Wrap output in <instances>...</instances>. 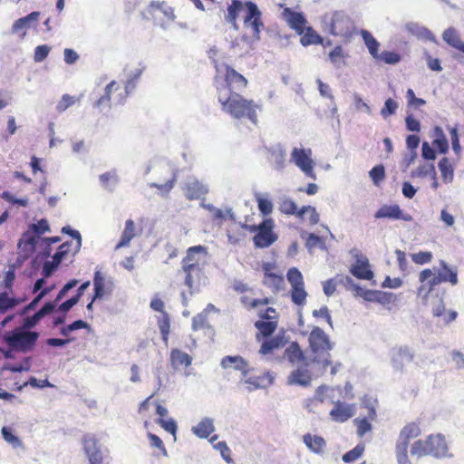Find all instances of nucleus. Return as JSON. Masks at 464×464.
<instances>
[{"label":"nucleus","mask_w":464,"mask_h":464,"mask_svg":"<svg viewBox=\"0 0 464 464\" xmlns=\"http://www.w3.org/2000/svg\"><path fill=\"white\" fill-rule=\"evenodd\" d=\"M306 247L311 251L314 247H320L321 249H324L325 246L322 238L313 233L308 235L306 239Z\"/></svg>","instance_id":"obj_63"},{"label":"nucleus","mask_w":464,"mask_h":464,"mask_svg":"<svg viewBox=\"0 0 464 464\" xmlns=\"http://www.w3.org/2000/svg\"><path fill=\"white\" fill-rule=\"evenodd\" d=\"M94 298H101L105 294V278L101 271H95L93 277Z\"/></svg>","instance_id":"obj_42"},{"label":"nucleus","mask_w":464,"mask_h":464,"mask_svg":"<svg viewBox=\"0 0 464 464\" xmlns=\"http://www.w3.org/2000/svg\"><path fill=\"white\" fill-rule=\"evenodd\" d=\"M158 424L160 425L166 431L171 433L174 437H176L177 432V424L173 419L165 420L162 418H158L156 420Z\"/></svg>","instance_id":"obj_60"},{"label":"nucleus","mask_w":464,"mask_h":464,"mask_svg":"<svg viewBox=\"0 0 464 464\" xmlns=\"http://www.w3.org/2000/svg\"><path fill=\"white\" fill-rule=\"evenodd\" d=\"M414 358L413 352L408 346L395 348L392 354V364L395 371L402 372L404 365Z\"/></svg>","instance_id":"obj_19"},{"label":"nucleus","mask_w":464,"mask_h":464,"mask_svg":"<svg viewBox=\"0 0 464 464\" xmlns=\"http://www.w3.org/2000/svg\"><path fill=\"white\" fill-rule=\"evenodd\" d=\"M36 243V236L30 231H26L22 235L17 244L19 255L17 259L18 263L24 262L34 252Z\"/></svg>","instance_id":"obj_16"},{"label":"nucleus","mask_w":464,"mask_h":464,"mask_svg":"<svg viewBox=\"0 0 464 464\" xmlns=\"http://www.w3.org/2000/svg\"><path fill=\"white\" fill-rule=\"evenodd\" d=\"M207 256L208 248L198 245L188 247L181 261V270L185 274L184 283L191 295L205 284L207 276L204 269L207 265Z\"/></svg>","instance_id":"obj_1"},{"label":"nucleus","mask_w":464,"mask_h":464,"mask_svg":"<svg viewBox=\"0 0 464 464\" xmlns=\"http://www.w3.org/2000/svg\"><path fill=\"white\" fill-rule=\"evenodd\" d=\"M255 198L257 202L258 209L263 216H268L272 213L274 206L268 194L256 192Z\"/></svg>","instance_id":"obj_34"},{"label":"nucleus","mask_w":464,"mask_h":464,"mask_svg":"<svg viewBox=\"0 0 464 464\" xmlns=\"http://www.w3.org/2000/svg\"><path fill=\"white\" fill-rule=\"evenodd\" d=\"M423 300H426V304L431 305L432 314L435 316H440L444 310L445 305L443 303V300L439 297L438 295L431 297V300L430 302V297L424 298Z\"/></svg>","instance_id":"obj_45"},{"label":"nucleus","mask_w":464,"mask_h":464,"mask_svg":"<svg viewBox=\"0 0 464 464\" xmlns=\"http://www.w3.org/2000/svg\"><path fill=\"white\" fill-rule=\"evenodd\" d=\"M369 175L371 179H372L373 183L378 186L381 181H382L385 178V169L382 165H377L373 167L370 172Z\"/></svg>","instance_id":"obj_58"},{"label":"nucleus","mask_w":464,"mask_h":464,"mask_svg":"<svg viewBox=\"0 0 464 464\" xmlns=\"http://www.w3.org/2000/svg\"><path fill=\"white\" fill-rule=\"evenodd\" d=\"M148 437L150 440V446L157 450V451L154 453V455L157 457H160V456L166 457L168 455V453H167V450L164 446L162 440L159 436H157L153 433H149Z\"/></svg>","instance_id":"obj_43"},{"label":"nucleus","mask_w":464,"mask_h":464,"mask_svg":"<svg viewBox=\"0 0 464 464\" xmlns=\"http://www.w3.org/2000/svg\"><path fill=\"white\" fill-rule=\"evenodd\" d=\"M354 415L353 405L337 401L330 411V416L334 421L344 422Z\"/></svg>","instance_id":"obj_20"},{"label":"nucleus","mask_w":464,"mask_h":464,"mask_svg":"<svg viewBox=\"0 0 464 464\" xmlns=\"http://www.w3.org/2000/svg\"><path fill=\"white\" fill-rule=\"evenodd\" d=\"M39 15H40L39 12H32L31 14H29L26 16L17 19L12 26V31L14 33L20 32L22 29L28 26L29 22L37 21Z\"/></svg>","instance_id":"obj_39"},{"label":"nucleus","mask_w":464,"mask_h":464,"mask_svg":"<svg viewBox=\"0 0 464 464\" xmlns=\"http://www.w3.org/2000/svg\"><path fill=\"white\" fill-rule=\"evenodd\" d=\"M429 437L426 440H418L411 448V455L418 459L430 455Z\"/></svg>","instance_id":"obj_35"},{"label":"nucleus","mask_w":464,"mask_h":464,"mask_svg":"<svg viewBox=\"0 0 464 464\" xmlns=\"http://www.w3.org/2000/svg\"><path fill=\"white\" fill-rule=\"evenodd\" d=\"M363 450L364 447L362 445H357L355 448L343 454L342 459L346 463L354 461L362 456Z\"/></svg>","instance_id":"obj_59"},{"label":"nucleus","mask_w":464,"mask_h":464,"mask_svg":"<svg viewBox=\"0 0 464 464\" xmlns=\"http://www.w3.org/2000/svg\"><path fill=\"white\" fill-rule=\"evenodd\" d=\"M257 110H260V106L255 103L253 100H247L239 94L234 93V118L246 119L253 125H256Z\"/></svg>","instance_id":"obj_12"},{"label":"nucleus","mask_w":464,"mask_h":464,"mask_svg":"<svg viewBox=\"0 0 464 464\" xmlns=\"http://www.w3.org/2000/svg\"><path fill=\"white\" fill-rule=\"evenodd\" d=\"M260 334L267 337L271 335L276 328V322L275 321H257L255 324Z\"/></svg>","instance_id":"obj_47"},{"label":"nucleus","mask_w":464,"mask_h":464,"mask_svg":"<svg viewBox=\"0 0 464 464\" xmlns=\"http://www.w3.org/2000/svg\"><path fill=\"white\" fill-rule=\"evenodd\" d=\"M208 56L213 60L217 71L216 82L218 84V101L222 104L223 110L230 113L232 112V103H230L232 68L225 62V56L216 46L209 49Z\"/></svg>","instance_id":"obj_4"},{"label":"nucleus","mask_w":464,"mask_h":464,"mask_svg":"<svg viewBox=\"0 0 464 464\" xmlns=\"http://www.w3.org/2000/svg\"><path fill=\"white\" fill-rule=\"evenodd\" d=\"M7 292L0 293V314H5L8 309H11L18 304L19 301L14 297H9Z\"/></svg>","instance_id":"obj_44"},{"label":"nucleus","mask_w":464,"mask_h":464,"mask_svg":"<svg viewBox=\"0 0 464 464\" xmlns=\"http://www.w3.org/2000/svg\"><path fill=\"white\" fill-rule=\"evenodd\" d=\"M285 358L292 364H303L304 362L305 365L312 364L311 362L307 360V354H304V352L296 342L291 343L290 345L285 350Z\"/></svg>","instance_id":"obj_22"},{"label":"nucleus","mask_w":464,"mask_h":464,"mask_svg":"<svg viewBox=\"0 0 464 464\" xmlns=\"http://www.w3.org/2000/svg\"><path fill=\"white\" fill-rule=\"evenodd\" d=\"M304 443L315 454H323L326 448V441L318 435L305 434L304 436Z\"/></svg>","instance_id":"obj_29"},{"label":"nucleus","mask_w":464,"mask_h":464,"mask_svg":"<svg viewBox=\"0 0 464 464\" xmlns=\"http://www.w3.org/2000/svg\"><path fill=\"white\" fill-rule=\"evenodd\" d=\"M300 42L302 45L307 46L310 44H321L322 38L312 28H308L306 33L301 37Z\"/></svg>","instance_id":"obj_51"},{"label":"nucleus","mask_w":464,"mask_h":464,"mask_svg":"<svg viewBox=\"0 0 464 464\" xmlns=\"http://www.w3.org/2000/svg\"><path fill=\"white\" fill-rule=\"evenodd\" d=\"M78 284V281L76 279H72L69 281L67 284H65L63 288L59 291L56 298L53 302H48L44 304V305L37 311L34 315L26 317L24 319V326L27 328L34 327L43 317L45 315L51 314L56 307L57 303L60 302L64 295L67 294V292L76 286Z\"/></svg>","instance_id":"obj_11"},{"label":"nucleus","mask_w":464,"mask_h":464,"mask_svg":"<svg viewBox=\"0 0 464 464\" xmlns=\"http://www.w3.org/2000/svg\"><path fill=\"white\" fill-rule=\"evenodd\" d=\"M234 370L241 372L242 379L240 383L247 385L246 389L249 391L265 388L273 382V378L269 374L264 376L255 374V369L249 367L248 363L242 357L234 356Z\"/></svg>","instance_id":"obj_5"},{"label":"nucleus","mask_w":464,"mask_h":464,"mask_svg":"<svg viewBox=\"0 0 464 464\" xmlns=\"http://www.w3.org/2000/svg\"><path fill=\"white\" fill-rule=\"evenodd\" d=\"M158 326L161 334L162 341L168 344L170 331V318L168 313H163L157 318Z\"/></svg>","instance_id":"obj_37"},{"label":"nucleus","mask_w":464,"mask_h":464,"mask_svg":"<svg viewBox=\"0 0 464 464\" xmlns=\"http://www.w3.org/2000/svg\"><path fill=\"white\" fill-rule=\"evenodd\" d=\"M135 224L132 219H128L125 222V227L121 234V239L115 246V249H120L128 246L130 242L136 237Z\"/></svg>","instance_id":"obj_31"},{"label":"nucleus","mask_w":464,"mask_h":464,"mask_svg":"<svg viewBox=\"0 0 464 464\" xmlns=\"http://www.w3.org/2000/svg\"><path fill=\"white\" fill-rule=\"evenodd\" d=\"M218 439V436L215 435L213 436L211 439H210V442L212 443L213 447L219 450L220 451V454L221 456L223 457V459L227 461V462H230L231 461V458H230V450L229 448L227 447V443L224 442V441H218L217 443H215V441L217 440Z\"/></svg>","instance_id":"obj_48"},{"label":"nucleus","mask_w":464,"mask_h":464,"mask_svg":"<svg viewBox=\"0 0 464 464\" xmlns=\"http://www.w3.org/2000/svg\"><path fill=\"white\" fill-rule=\"evenodd\" d=\"M73 246L74 245L72 242L66 241L63 243L53 256V258L62 262L63 259L65 258L70 253L74 256L75 254H73Z\"/></svg>","instance_id":"obj_46"},{"label":"nucleus","mask_w":464,"mask_h":464,"mask_svg":"<svg viewBox=\"0 0 464 464\" xmlns=\"http://www.w3.org/2000/svg\"><path fill=\"white\" fill-rule=\"evenodd\" d=\"M170 364L174 369L179 367H188L192 363V357L179 350V349H172L169 354Z\"/></svg>","instance_id":"obj_28"},{"label":"nucleus","mask_w":464,"mask_h":464,"mask_svg":"<svg viewBox=\"0 0 464 464\" xmlns=\"http://www.w3.org/2000/svg\"><path fill=\"white\" fill-rule=\"evenodd\" d=\"M407 446L396 444L395 445V458L397 464H411L408 456Z\"/></svg>","instance_id":"obj_52"},{"label":"nucleus","mask_w":464,"mask_h":464,"mask_svg":"<svg viewBox=\"0 0 464 464\" xmlns=\"http://www.w3.org/2000/svg\"><path fill=\"white\" fill-rule=\"evenodd\" d=\"M398 108L399 103L392 98H389L385 101L384 106L382 108L380 113L383 119H387L389 116L395 114Z\"/></svg>","instance_id":"obj_50"},{"label":"nucleus","mask_w":464,"mask_h":464,"mask_svg":"<svg viewBox=\"0 0 464 464\" xmlns=\"http://www.w3.org/2000/svg\"><path fill=\"white\" fill-rule=\"evenodd\" d=\"M50 47L46 44L39 45L34 49V60L41 63L45 60L50 53Z\"/></svg>","instance_id":"obj_64"},{"label":"nucleus","mask_w":464,"mask_h":464,"mask_svg":"<svg viewBox=\"0 0 464 464\" xmlns=\"http://www.w3.org/2000/svg\"><path fill=\"white\" fill-rule=\"evenodd\" d=\"M287 280L291 284L292 287L304 285L303 276L301 272L295 268H290L287 272Z\"/></svg>","instance_id":"obj_54"},{"label":"nucleus","mask_w":464,"mask_h":464,"mask_svg":"<svg viewBox=\"0 0 464 464\" xmlns=\"http://www.w3.org/2000/svg\"><path fill=\"white\" fill-rule=\"evenodd\" d=\"M291 161H293L306 177L312 179H316V175L314 171V162L312 160V150L310 149L294 148L291 152Z\"/></svg>","instance_id":"obj_13"},{"label":"nucleus","mask_w":464,"mask_h":464,"mask_svg":"<svg viewBox=\"0 0 464 464\" xmlns=\"http://www.w3.org/2000/svg\"><path fill=\"white\" fill-rule=\"evenodd\" d=\"M420 282L422 284L418 289V296L422 299L427 298L429 294L432 291L434 286L441 284L438 274L433 273L432 270L427 268L420 272Z\"/></svg>","instance_id":"obj_15"},{"label":"nucleus","mask_w":464,"mask_h":464,"mask_svg":"<svg viewBox=\"0 0 464 464\" xmlns=\"http://www.w3.org/2000/svg\"><path fill=\"white\" fill-rule=\"evenodd\" d=\"M283 16L287 21L290 27L295 29L298 34L304 33L306 20L301 13H296L289 8H285Z\"/></svg>","instance_id":"obj_23"},{"label":"nucleus","mask_w":464,"mask_h":464,"mask_svg":"<svg viewBox=\"0 0 464 464\" xmlns=\"http://www.w3.org/2000/svg\"><path fill=\"white\" fill-rule=\"evenodd\" d=\"M184 192L188 200H195L205 196L208 193V188L201 182L193 180L186 184Z\"/></svg>","instance_id":"obj_27"},{"label":"nucleus","mask_w":464,"mask_h":464,"mask_svg":"<svg viewBox=\"0 0 464 464\" xmlns=\"http://www.w3.org/2000/svg\"><path fill=\"white\" fill-rule=\"evenodd\" d=\"M29 231L33 234H36L37 236L44 234L45 232L50 231V226L48 221L45 218H42L36 223L31 224L29 226Z\"/></svg>","instance_id":"obj_56"},{"label":"nucleus","mask_w":464,"mask_h":464,"mask_svg":"<svg viewBox=\"0 0 464 464\" xmlns=\"http://www.w3.org/2000/svg\"><path fill=\"white\" fill-rule=\"evenodd\" d=\"M420 434V427L414 422L409 423L401 429L396 444L409 447L410 440L417 438Z\"/></svg>","instance_id":"obj_26"},{"label":"nucleus","mask_w":464,"mask_h":464,"mask_svg":"<svg viewBox=\"0 0 464 464\" xmlns=\"http://www.w3.org/2000/svg\"><path fill=\"white\" fill-rule=\"evenodd\" d=\"M268 265L266 266V278H265V284L274 287L276 291L282 288L283 285L285 284L284 277L282 276H277L274 273H268L267 269Z\"/></svg>","instance_id":"obj_41"},{"label":"nucleus","mask_w":464,"mask_h":464,"mask_svg":"<svg viewBox=\"0 0 464 464\" xmlns=\"http://www.w3.org/2000/svg\"><path fill=\"white\" fill-rule=\"evenodd\" d=\"M412 177L424 178L430 176L431 179H435L436 169L432 163H425L423 165H420L415 170L411 173Z\"/></svg>","instance_id":"obj_40"},{"label":"nucleus","mask_w":464,"mask_h":464,"mask_svg":"<svg viewBox=\"0 0 464 464\" xmlns=\"http://www.w3.org/2000/svg\"><path fill=\"white\" fill-rule=\"evenodd\" d=\"M412 261L417 265L428 264L432 259V254L429 251H420L411 255Z\"/></svg>","instance_id":"obj_61"},{"label":"nucleus","mask_w":464,"mask_h":464,"mask_svg":"<svg viewBox=\"0 0 464 464\" xmlns=\"http://www.w3.org/2000/svg\"><path fill=\"white\" fill-rule=\"evenodd\" d=\"M440 268L434 271L438 274L442 283H450L452 285L458 284V271L455 267L450 266L445 261L440 260Z\"/></svg>","instance_id":"obj_24"},{"label":"nucleus","mask_w":464,"mask_h":464,"mask_svg":"<svg viewBox=\"0 0 464 464\" xmlns=\"http://www.w3.org/2000/svg\"><path fill=\"white\" fill-rule=\"evenodd\" d=\"M292 300L297 305H302L305 302L306 292L304 288V285L292 287Z\"/></svg>","instance_id":"obj_57"},{"label":"nucleus","mask_w":464,"mask_h":464,"mask_svg":"<svg viewBox=\"0 0 464 464\" xmlns=\"http://www.w3.org/2000/svg\"><path fill=\"white\" fill-rule=\"evenodd\" d=\"M209 327L208 314L200 313L192 318V329L194 331H199Z\"/></svg>","instance_id":"obj_53"},{"label":"nucleus","mask_w":464,"mask_h":464,"mask_svg":"<svg viewBox=\"0 0 464 464\" xmlns=\"http://www.w3.org/2000/svg\"><path fill=\"white\" fill-rule=\"evenodd\" d=\"M312 367H315L314 364L305 365L304 362L299 365L298 368L293 371L289 375L288 383L304 387L309 386L313 377Z\"/></svg>","instance_id":"obj_17"},{"label":"nucleus","mask_w":464,"mask_h":464,"mask_svg":"<svg viewBox=\"0 0 464 464\" xmlns=\"http://www.w3.org/2000/svg\"><path fill=\"white\" fill-rule=\"evenodd\" d=\"M362 37L364 41L365 45L367 46L369 53L372 55L373 58L378 59V48L379 43L376 39L372 35V34L366 30H362Z\"/></svg>","instance_id":"obj_38"},{"label":"nucleus","mask_w":464,"mask_h":464,"mask_svg":"<svg viewBox=\"0 0 464 464\" xmlns=\"http://www.w3.org/2000/svg\"><path fill=\"white\" fill-rule=\"evenodd\" d=\"M270 160L272 161L273 169L281 171L285 166V150L281 144H276L269 148Z\"/></svg>","instance_id":"obj_25"},{"label":"nucleus","mask_w":464,"mask_h":464,"mask_svg":"<svg viewBox=\"0 0 464 464\" xmlns=\"http://www.w3.org/2000/svg\"><path fill=\"white\" fill-rule=\"evenodd\" d=\"M279 209L286 215H295L296 213V204L288 198H281L279 202Z\"/></svg>","instance_id":"obj_49"},{"label":"nucleus","mask_w":464,"mask_h":464,"mask_svg":"<svg viewBox=\"0 0 464 464\" xmlns=\"http://www.w3.org/2000/svg\"><path fill=\"white\" fill-rule=\"evenodd\" d=\"M375 218H391L394 220L411 221L412 217L404 213L399 205H383L374 214Z\"/></svg>","instance_id":"obj_18"},{"label":"nucleus","mask_w":464,"mask_h":464,"mask_svg":"<svg viewBox=\"0 0 464 464\" xmlns=\"http://www.w3.org/2000/svg\"><path fill=\"white\" fill-rule=\"evenodd\" d=\"M81 98L73 97L69 94H63L58 102L56 108L58 111H64L69 107L72 106L76 102H80Z\"/></svg>","instance_id":"obj_55"},{"label":"nucleus","mask_w":464,"mask_h":464,"mask_svg":"<svg viewBox=\"0 0 464 464\" xmlns=\"http://www.w3.org/2000/svg\"><path fill=\"white\" fill-rule=\"evenodd\" d=\"M404 28L409 34L416 36L419 39L435 41V37L431 34V32L430 30H428L425 26H423L418 23H415V22L407 23L404 25Z\"/></svg>","instance_id":"obj_30"},{"label":"nucleus","mask_w":464,"mask_h":464,"mask_svg":"<svg viewBox=\"0 0 464 464\" xmlns=\"http://www.w3.org/2000/svg\"><path fill=\"white\" fill-rule=\"evenodd\" d=\"M192 430L199 438H208L214 431L213 421L206 418L194 426Z\"/></svg>","instance_id":"obj_36"},{"label":"nucleus","mask_w":464,"mask_h":464,"mask_svg":"<svg viewBox=\"0 0 464 464\" xmlns=\"http://www.w3.org/2000/svg\"><path fill=\"white\" fill-rule=\"evenodd\" d=\"M343 58V49L341 46H336L334 49L330 52L329 53V59L331 63L336 67L341 68L342 64L343 63L342 62Z\"/></svg>","instance_id":"obj_62"},{"label":"nucleus","mask_w":464,"mask_h":464,"mask_svg":"<svg viewBox=\"0 0 464 464\" xmlns=\"http://www.w3.org/2000/svg\"><path fill=\"white\" fill-rule=\"evenodd\" d=\"M244 227L251 233H256L253 241L257 248L268 247L278 238L274 232L275 223L272 218L264 219L259 225H245Z\"/></svg>","instance_id":"obj_8"},{"label":"nucleus","mask_w":464,"mask_h":464,"mask_svg":"<svg viewBox=\"0 0 464 464\" xmlns=\"http://www.w3.org/2000/svg\"><path fill=\"white\" fill-rule=\"evenodd\" d=\"M142 70L137 69L121 86L116 81H111L104 88V92L93 103L92 107L99 112L108 111L113 105H122L129 95L135 90Z\"/></svg>","instance_id":"obj_2"},{"label":"nucleus","mask_w":464,"mask_h":464,"mask_svg":"<svg viewBox=\"0 0 464 464\" xmlns=\"http://www.w3.org/2000/svg\"><path fill=\"white\" fill-rule=\"evenodd\" d=\"M245 7L244 24L245 26L252 30L253 36L259 40L261 29L264 27V24L261 21V12L257 5L247 1L243 4L239 0H234V19L236 18L235 14L240 12Z\"/></svg>","instance_id":"obj_6"},{"label":"nucleus","mask_w":464,"mask_h":464,"mask_svg":"<svg viewBox=\"0 0 464 464\" xmlns=\"http://www.w3.org/2000/svg\"><path fill=\"white\" fill-rule=\"evenodd\" d=\"M350 253L355 259V263L350 267V273L358 279H372L373 272L370 269L368 258L356 248L352 249Z\"/></svg>","instance_id":"obj_14"},{"label":"nucleus","mask_w":464,"mask_h":464,"mask_svg":"<svg viewBox=\"0 0 464 464\" xmlns=\"http://www.w3.org/2000/svg\"><path fill=\"white\" fill-rule=\"evenodd\" d=\"M430 455L434 458L449 457L448 446L444 437L440 434L429 436Z\"/></svg>","instance_id":"obj_21"},{"label":"nucleus","mask_w":464,"mask_h":464,"mask_svg":"<svg viewBox=\"0 0 464 464\" xmlns=\"http://www.w3.org/2000/svg\"><path fill=\"white\" fill-rule=\"evenodd\" d=\"M438 168L441 173L442 180L445 183L452 182L454 179V168L447 157L442 158L439 161Z\"/></svg>","instance_id":"obj_33"},{"label":"nucleus","mask_w":464,"mask_h":464,"mask_svg":"<svg viewBox=\"0 0 464 464\" xmlns=\"http://www.w3.org/2000/svg\"><path fill=\"white\" fill-rule=\"evenodd\" d=\"M38 338L39 334L37 332L17 328L9 333L5 339L11 349L27 353L34 347Z\"/></svg>","instance_id":"obj_9"},{"label":"nucleus","mask_w":464,"mask_h":464,"mask_svg":"<svg viewBox=\"0 0 464 464\" xmlns=\"http://www.w3.org/2000/svg\"><path fill=\"white\" fill-rule=\"evenodd\" d=\"M82 443L89 464H110L111 458L102 452L99 440L94 435H83Z\"/></svg>","instance_id":"obj_10"},{"label":"nucleus","mask_w":464,"mask_h":464,"mask_svg":"<svg viewBox=\"0 0 464 464\" xmlns=\"http://www.w3.org/2000/svg\"><path fill=\"white\" fill-rule=\"evenodd\" d=\"M324 29L335 36L349 37L353 29V23L343 12L326 14L323 18Z\"/></svg>","instance_id":"obj_7"},{"label":"nucleus","mask_w":464,"mask_h":464,"mask_svg":"<svg viewBox=\"0 0 464 464\" xmlns=\"http://www.w3.org/2000/svg\"><path fill=\"white\" fill-rule=\"evenodd\" d=\"M442 38L449 45L464 53V43L455 28L450 27L446 29L442 34Z\"/></svg>","instance_id":"obj_32"},{"label":"nucleus","mask_w":464,"mask_h":464,"mask_svg":"<svg viewBox=\"0 0 464 464\" xmlns=\"http://www.w3.org/2000/svg\"><path fill=\"white\" fill-rule=\"evenodd\" d=\"M308 343L307 360L319 370L324 371L331 364L330 352L334 349V343L323 329L314 326L308 335Z\"/></svg>","instance_id":"obj_3"}]
</instances>
